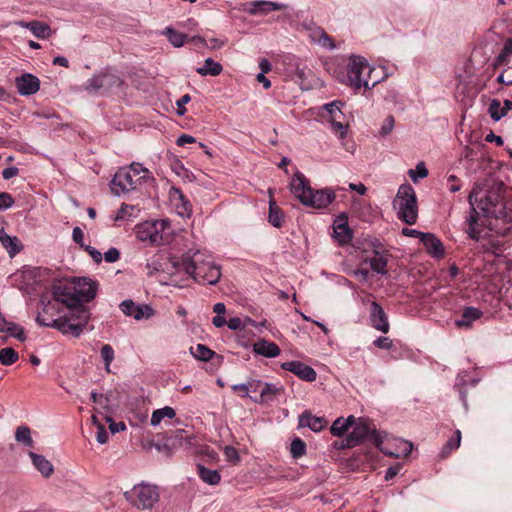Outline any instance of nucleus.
I'll return each instance as SVG.
<instances>
[{
    "label": "nucleus",
    "instance_id": "f257e3e1",
    "mask_svg": "<svg viewBox=\"0 0 512 512\" xmlns=\"http://www.w3.org/2000/svg\"><path fill=\"white\" fill-rule=\"evenodd\" d=\"M170 264L176 271L185 272L200 284L213 285L221 277L220 268L206 250H189L180 260L171 259Z\"/></svg>",
    "mask_w": 512,
    "mask_h": 512
},
{
    "label": "nucleus",
    "instance_id": "f03ea898",
    "mask_svg": "<svg viewBox=\"0 0 512 512\" xmlns=\"http://www.w3.org/2000/svg\"><path fill=\"white\" fill-rule=\"evenodd\" d=\"M290 191L304 206L323 209L328 207L336 198L330 188L314 190L304 174L296 172L290 181Z\"/></svg>",
    "mask_w": 512,
    "mask_h": 512
},
{
    "label": "nucleus",
    "instance_id": "7ed1b4c3",
    "mask_svg": "<svg viewBox=\"0 0 512 512\" xmlns=\"http://www.w3.org/2000/svg\"><path fill=\"white\" fill-rule=\"evenodd\" d=\"M90 319L89 310L82 304L68 308V312L63 316L50 321L42 315H37L36 322L45 327H52L59 330L64 335L79 337Z\"/></svg>",
    "mask_w": 512,
    "mask_h": 512
},
{
    "label": "nucleus",
    "instance_id": "20e7f679",
    "mask_svg": "<svg viewBox=\"0 0 512 512\" xmlns=\"http://www.w3.org/2000/svg\"><path fill=\"white\" fill-rule=\"evenodd\" d=\"M153 180L150 171L140 163H132L128 167L120 168L111 181L112 192L122 194L138 190Z\"/></svg>",
    "mask_w": 512,
    "mask_h": 512
},
{
    "label": "nucleus",
    "instance_id": "39448f33",
    "mask_svg": "<svg viewBox=\"0 0 512 512\" xmlns=\"http://www.w3.org/2000/svg\"><path fill=\"white\" fill-rule=\"evenodd\" d=\"M393 206L400 220L408 225L416 223L418 218L417 197L411 185L403 184L399 187Z\"/></svg>",
    "mask_w": 512,
    "mask_h": 512
},
{
    "label": "nucleus",
    "instance_id": "423d86ee",
    "mask_svg": "<svg viewBox=\"0 0 512 512\" xmlns=\"http://www.w3.org/2000/svg\"><path fill=\"white\" fill-rule=\"evenodd\" d=\"M375 71L371 68L368 62L360 56H352L348 65V84L355 90L364 88L365 90L372 89L378 82L379 79L370 80L368 78H362L363 74H367L369 77Z\"/></svg>",
    "mask_w": 512,
    "mask_h": 512
},
{
    "label": "nucleus",
    "instance_id": "0eeeda50",
    "mask_svg": "<svg viewBox=\"0 0 512 512\" xmlns=\"http://www.w3.org/2000/svg\"><path fill=\"white\" fill-rule=\"evenodd\" d=\"M125 498L138 509H152L160 499L158 487L148 483L135 485L125 492Z\"/></svg>",
    "mask_w": 512,
    "mask_h": 512
},
{
    "label": "nucleus",
    "instance_id": "6e6552de",
    "mask_svg": "<svg viewBox=\"0 0 512 512\" xmlns=\"http://www.w3.org/2000/svg\"><path fill=\"white\" fill-rule=\"evenodd\" d=\"M170 228V222L166 219L145 221L136 227L137 238L153 245H162L167 239L166 230Z\"/></svg>",
    "mask_w": 512,
    "mask_h": 512
},
{
    "label": "nucleus",
    "instance_id": "1a4fd4ad",
    "mask_svg": "<svg viewBox=\"0 0 512 512\" xmlns=\"http://www.w3.org/2000/svg\"><path fill=\"white\" fill-rule=\"evenodd\" d=\"M384 436L379 432H373V440L375 445L386 455L400 458L407 457L413 449V444L401 438H392L384 441Z\"/></svg>",
    "mask_w": 512,
    "mask_h": 512
},
{
    "label": "nucleus",
    "instance_id": "9d476101",
    "mask_svg": "<svg viewBox=\"0 0 512 512\" xmlns=\"http://www.w3.org/2000/svg\"><path fill=\"white\" fill-rule=\"evenodd\" d=\"M342 106L343 103L338 100L323 105V109L328 113L327 120L331 124L333 132L341 139L345 138L348 133V124L343 123L345 115L341 110Z\"/></svg>",
    "mask_w": 512,
    "mask_h": 512
},
{
    "label": "nucleus",
    "instance_id": "9b49d317",
    "mask_svg": "<svg viewBox=\"0 0 512 512\" xmlns=\"http://www.w3.org/2000/svg\"><path fill=\"white\" fill-rule=\"evenodd\" d=\"M122 85L123 81L119 76L114 73L104 72L89 79L86 83V89L93 92L100 90L109 91L114 88H120Z\"/></svg>",
    "mask_w": 512,
    "mask_h": 512
},
{
    "label": "nucleus",
    "instance_id": "f8f14e48",
    "mask_svg": "<svg viewBox=\"0 0 512 512\" xmlns=\"http://www.w3.org/2000/svg\"><path fill=\"white\" fill-rule=\"evenodd\" d=\"M480 192V185L477 183L473 186L469 197L468 202L471 206L470 214L467 219L468 229L467 233L469 237L473 240H479L481 237V229L478 223V216L479 212L476 210V207H474V202H477V196Z\"/></svg>",
    "mask_w": 512,
    "mask_h": 512
},
{
    "label": "nucleus",
    "instance_id": "ddd939ff",
    "mask_svg": "<svg viewBox=\"0 0 512 512\" xmlns=\"http://www.w3.org/2000/svg\"><path fill=\"white\" fill-rule=\"evenodd\" d=\"M374 431L376 430L371 429L368 420L359 418L358 421L355 420V423L353 424V430L341 444V447H354L360 444L369 434L373 436Z\"/></svg>",
    "mask_w": 512,
    "mask_h": 512
},
{
    "label": "nucleus",
    "instance_id": "4468645a",
    "mask_svg": "<svg viewBox=\"0 0 512 512\" xmlns=\"http://www.w3.org/2000/svg\"><path fill=\"white\" fill-rule=\"evenodd\" d=\"M169 201L171 207L182 218H189L192 214V205L182 191L176 187L169 190Z\"/></svg>",
    "mask_w": 512,
    "mask_h": 512
},
{
    "label": "nucleus",
    "instance_id": "2eb2a0df",
    "mask_svg": "<svg viewBox=\"0 0 512 512\" xmlns=\"http://www.w3.org/2000/svg\"><path fill=\"white\" fill-rule=\"evenodd\" d=\"M120 309L126 316L133 317L137 321L149 319L154 315V310L150 305H136L132 300H124L120 304Z\"/></svg>",
    "mask_w": 512,
    "mask_h": 512
},
{
    "label": "nucleus",
    "instance_id": "dca6fc26",
    "mask_svg": "<svg viewBox=\"0 0 512 512\" xmlns=\"http://www.w3.org/2000/svg\"><path fill=\"white\" fill-rule=\"evenodd\" d=\"M17 92L21 96H30L40 89V80L31 73H24L15 79Z\"/></svg>",
    "mask_w": 512,
    "mask_h": 512
},
{
    "label": "nucleus",
    "instance_id": "f3484780",
    "mask_svg": "<svg viewBox=\"0 0 512 512\" xmlns=\"http://www.w3.org/2000/svg\"><path fill=\"white\" fill-rule=\"evenodd\" d=\"M281 368L295 374L303 381L313 382L317 378L316 371L312 367L300 361H289L282 363Z\"/></svg>",
    "mask_w": 512,
    "mask_h": 512
},
{
    "label": "nucleus",
    "instance_id": "a211bd4d",
    "mask_svg": "<svg viewBox=\"0 0 512 512\" xmlns=\"http://www.w3.org/2000/svg\"><path fill=\"white\" fill-rule=\"evenodd\" d=\"M352 230L348 225L346 214H340L333 223V238L341 245L347 244L352 239Z\"/></svg>",
    "mask_w": 512,
    "mask_h": 512
},
{
    "label": "nucleus",
    "instance_id": "6ab92c4d",
    "mask_svg": "<svg viewBox=\"0 0 512 512\" xmlns=\"http://www.w3.org/2000/svg\"><path fill=\"white\" fill-rule=\"evenodd\" d=\"M73 290L77 295L79 303L81 301H90L96 296L97 285L88 278H78L73 283Z\"/></svg>",
    "mask_w": 512,
    "mask_h": 512
},
{
    "label": "nucleus",
    "instance_id": "aec40b11",
    "mask_svg": "<svg viewBox=\"0 0 512 512\" xmlns=\"http://www.w3.org/2000/svg\"><path fill=\"white\" fill-rule=\"evenodd\" d=\"M286 8V5L274 1L258 0L247 3L245 11L250 15H267L272 11Z\"/></svg>",
    "mask_w": 512,
    "mask_h": 512
},
{
    "label": "nucleus",
    "instance_id": "412c9836",
    "mask_svg": "<svg viewBox=\"0 0 512 512\" xmlns=\"http://www.w3.org/2000/svg\"><path fill=\"white\" fill-rule=\"evenodd\" d=\"M370 322L376 330L387 333L389 331V322L383 308L375 301L371 303Z\"/></svg>",
    "mask_w": 512,
    "mask_h": 512
},
{
    "label": "nucleus",
    "instance_id": "4be33fe9",
    "mask_svg": "<svg viewBox=\"0 0 512 512\" xmlns=\"http://www.w3.org/2000/svg\"><path fill=\"white\" fill-rule=\"evenodd\" d=\"M54 300L59 304L65 305L67 308L74 307L79 304L77 295L73 290V286L63 285L57 286L53 292Z\"/></svg>",
    "mask_w": 512,
    "mask_h": 512
},
{
    "label": "nucleus",
    "instance_id": "5701e85b",
    "mask_svg": "<svg viewBox=\"0 0 512 512\" xmlns=\"http://www.w3.org/2000/svg\"><path fill=\"white\" fill-rule=\"evenodd\" d=\"M421 242L425 246L429 255L434 258H442L444 256V247L438 237L432 233H425L422 235Z\"/></svg>",
    "mask_w": 512,
    "mask_h": 512
},
{
    "label": "nucleus",
    "instance_id": "b1692460",
    "mask_svg": "<svg viewBox=\"0 0 512 512\" xmlns=\"http://www.w3.org/2000/svg\"><path fill=\"white\" fill-rule=\"evenodd\" d=\"M253 352L267 358H275L280 355L281 350L274 342L262 339L253 344Z\"/></svg>",
    "mask_w": 512,
    "mask_h": 512
},
{
    "label": "nucleus",
    "instance_id": "393cba45",
    "mask_svg": "<svg viewBox=\"0 0 512 512\" xmlns=\"http://www.w3.org/2000/svg\"><path fill=\"white\" fill-rule=\"evenodd\" d=\"M327 423L325 418L314 416L309 412H305L299 417V425L301 427H309L314 432L322 431Z\"/></svg>",
    "mask_w": 512,
    "mask_h": 512
},
{
    "label": "nucleus",
    "instance_id": "a878e982",
    "mask_svg": "<svg viewBox=\"0 0 512 512\" xmlns=\"http://www.w3.org/2000/svg\"><path fill=\"white\" fill-rule=\"evenodd\" d=\"M0 243L10 257H14L22 250V245L16 236H10L3 228L0 229Z\"/></svg>",
    "mask_w": 512,
    "mask_h": 512
},
{
    "label": "nucleus",
    "instance_id": "bb28decb",
    "mask_svg": "<svg viewBox=\"0 0 512 512\" xmlns=\"http://www.w3.org/2000/svg\"><path fill=\"white\" fill-rule=\"evenodd\" d=\"M29 457L31 458L35 468L41 473L43 477L49 478L53 474L54 466L44 456L38 455L34 452H29Z\"/></svg>",
    "mask_w": 512,
    "mask_h": 512
},
{
    "label": "nucleus",
    "instance_id": "cd10ccee",
    "mask_svg": "<svg viewBox=\"0 0 512 512\" xmlns=\"http://www.w3.org/2000/svg\"><path fill=\"white\" fill-rule=\"evenodd\" d=\"M510 110H512L511 100H505L503 106L497 99L492 100L489 104V114L494 121L502 119Z\"/></svg>",
    "mask_w": 512,
    "mask_h": 512
},
{
    "label": "nucleus",
    "instance_id": "c85d7f7f",
    "mask_svg": "<svg viewBox=\"0 0 512 512\" xmlns=\"http://www.w3.org/2000/svg\"><path fill=\"white\" fill-rule=\"evenodd\" d=\"M354 423L355 417L353 415H350L347 418L339 417L332 423L330 433L333 436L341 437L348 432L349 428H351Z\"/></svg>",
    "mask_w": 512,
    "mask_h": 512
},
{
    "label": "nucleus",
    "instance_id": "c756f323",
    "mask_svg": "<svg viewBox=\"0 0 512 512\" xmlns=\"http://www.w3.org/2000/svg\"><path fill=\"white\" fill-rule=\"evenodd\" d=\"M0 332L8 333L10 336L20 340H25L24 329L13 322L6 320L0 313Z\"/></svg>",
    "mask_w": 512,
    "mask_h": 512
},
{
    "label": "nucleus",
    "instance_id": "7c9ffc66",
    "mask_svg": "<svg viewBox=\"0 0 512 512\" xmlns=\"http://www.w3.org/2000/svg\"><path fill=\"white\" fill-rule=\"evenodd\" d=\"M272 195V190L269 189L270 201L268 220L274 227L280 228L284 223V214L282 210L277 206Z\"/></svg>",
    "mask_w": 512,
    "mask_h": 512
},
{
    "label": "nucleus",
    "instance_id": "2f4dec72",
    "mask_svg": "<svg viewBox=\"0 0 512 512\" xmlns=\"http://www.w3.org/2000/svg\"><path fill=\"white\" fill-rule=\"evenodd\" d=\"M223 71V66L221 63L215 61L212 58H206L204 61V65L198 67L196 72L201 76H213L216 77L220 75Z\"/></svg>",
    "mask_w": 512,
    "mask_h": 512
},
{
    "label": "nucleus",
    "instance_id": "473e14b6",
    "mask_svg": "<svg viewBox=\"0 0 512 512\" xmlns=\"http://www.w3.org/2000/svg\"><path fill=\"white\" fill-rule=\"evenodd\" d=\"M366 262H369L371 269L378 274L387 273L388 258L385 254L380 252H374L371 258H366Z\"/></svg>",
    "mask_w": 512,
    "mask_h": 512
},
{
    "label": "nucleus",
    "instance_id": "72a5a7b5",
    "mask_svg": "<svg viewBox=\"0 0 512 512\" xmlns=\"http://www.w3.org/2000/svg\"><path fill=\"white\" fill-rule=\"evenodd\" d=\"M482 315V312L474 307H467L463 314L461 319H458L455 321V325L457 327H470L472 322L479 319Z\"/></svg>",
    "mask_w": 512,
    "mask_h": 512
},
{
    "label": "nucleus",
    "instance_id": "f704fd0d",
    "mask_svg": "<svg viewBox=\"0 0 512 512\" xmlns=\"http://www.w3.org/2000/svg\"><path fill=\"white\" fill-rule=\"evenodd\" d=\"M176 416L175 410L170 406H165L153 411L150 419V424L156 427L161 424L164 419H173Z\"/></svg>",
    "mask_w": 512,
    "mask_h": 512
},
{
    "label": "nucleus",
    "instance_id": "c9c22d12",
    "mask_svg": "<svg viewBox=\"0 0 512 512\" xmlns=\"http://www.w3.org/2000/svg\"><path fill=\"white\" fill-rule=\"evenodd\" d=\"M198 475L203 482L209 485H217L221 480V475L217 470L208 469L203 465H198Z\"/></svg>",
    "mask_w": 512,
    "mask_h": 512
},
{
    "label": "nucleus",
    "instance_id": "e433bc0d",
    "mask_svg": "<svg viewBox=\"0 0 512 512\" xmlns=\"http://www.w3.org/2000/svg\"><path fill=\"white\" fill-rule=\"evenodd\" d=\"M312 39L324 48L330 50L336 48L332 38L322 28H317L312 32Z\"/></svg>",
    "mask_w": 512,
    "mask_h": 512
},
{
    "label": "nucleus",
    "instance_id": "4c0bfd02",
    "mask_svg": "<svg viewBox=\"0 0 512 512\" xmlns=\"http://www.w3.org/2000/svg\"><path fill=\"white\" fill-rule=\"evenodd\" d=\"M30 31L37 38H48L51 36V29L48 24L41 21H30Z\"/></svg>",
    "mask_w": 512,
    "mask_h": 512
},
{
    "label": "nucleus",
    "instance_id": "58836bf2",
    "mask_svg": "<svg viewBox=\"0 0 512 512\" xmlns=\"http://www.w3.org/2000/svg\"><path fill=\"white\" fill-rule=\"evenodd\" d=\"M42 305H43L42 312L38 313V315L44 316L49 321L51 319H56L55 316L60 314V307H59L60 304L57 301H55L54 299L49 300L47 303H45L44 300H42Z\"/></svg>",
    "mask_w": 512,
    "mask_h": 512
},
{
    "label": "nucleus",
    "instance_id": "ea45409f",
    "mask_svg": "<svg viewBox=\"0 0 512 512\" xmlns=\"http://www.w3.org/2000/svg\"><path fill=\"white\" fill-rule=\"evenodd\" d=\"M139 212L140 209L137 206L123 204L115 216V221L135 218L138 216Z\"/></svg>",
    "mask_w": 512,
    "mask_h": 512
},
{
    "label": "nucleus",
    "instance_id": "a19ab883",
    "mask_svg": "<svg viewBox=\"0 0 512 512\" xmlns=\"http://www.w3.org/2000/svg\"><path fill=\"white\" fill-rule=\"evenodd\" d=\"M15 439L27 447H33L34 441L31 437V431L27 426H19L15 431Z\"/></svg>",
    "mask_w": 512,
    "mask_h": 512
},
{
    "label": "nucleus",
    "instance_id": "79ce46f5",
    "mask_svg": "<svg viewBox=\"0 0 512 512\" xmlns=\"http://www.w3.org/2000/svg\"><path fill=\"white\" fill-rule=\"evenodd\" d=\"M461 432L460 430H456L453 436L446 442V444L442 448L441 455L442 457L448 456L453 450H456L460 447L461 444Z\"/></svg>",
    "mask_w": 512,
    "mask_h": 512
},
{
    "label": "nucleus",
    "instance_id": "37998d69",
    "mask_svg": "<svg viewBox=\"0 0 512 512\" xmlns=\"http://www.w3.org/2000/svg\"><path fill=\"white\" fill-rule=\"evenodd\" d=\"M191 354L199 360L209 361L212 359L214 352L202 344H197L195 347L190 348Z\"/></svg>",
    "mask_w": 512,
    "mask_h": 512
},
{
    "label": "nucleus",
    "instance_id": "c03bdc74",
    "mask_svg": "<svg viewBox=\"0 0 512 512\" xmlns=\"http://www.w3.org/2000/svg\"><path fill=\"white\" fill-rule=\"evenodd\" d=\"M164 34L167 36L168 40L174 47H181L185 43L186 35L174 30L171 27H167L164 31Z\"/></svg>",
    "mask_w": 512,
    "mask_h": 512
},
{
    "label": "nucleus",
    "instance_id": "a18cd8bd",
    "mask_svg": "<svg viewBox=\"0 0 512 512\" xmlns=\"http://www.w3.org/2000/svg\"><path fill=\"white\" fill-rule=\"evenodd\" d=\"M480 185V192L477 196V202H474V207H476V210L479 209L483 213H489L491 208L495 205L494 201L490 196H481L480 194L482 192V185Z\"/></svg>",
    "mask_w": 512,
    "mask_h": 512
},
{
    "label": "nucleus",
    "instance_id": "49530a36",
    "mask_svg": "<svg viewBox=\"0 0 512 512\" xmlns=\"http://www.w3.org/2000/svg\"><path fill=\"white\" fill-rule=\"evenodd\" d=\"M18 360V353L10 347H6L0 350V363L2 365H12Z\"/></svg>",
    "mask_w": 512,
    "mask_h": 512
},
{
    "label": "nucleus",
    "instance_id": "de8ad7c7",
    "mask_svg": "<svg viewBox=\"0 0 512 512\" xmlns=\"http://www.w3.org/2000/svg\"><path fill=\"white\" fill-rule=\"evenodd\" d=\"M262 388L260 390V401L261 402H268L274 399L277 392L279 391V388L276 387L273 384L270 383H264L262 384Z\"/></svg>",
    "mask_w": 512,
    "mask_h": 512
},
{
    "label": "nucleus",
    "instance_id": "09e8293b",
    "mask_svg": "<svg viewBox=\"0 0 512 512\" xmlns=\"http://www.w3.org/2000/svg\"><path fill=\"white\" fill-rule=\"evenodd\" d=\"M101 357L105 363V370L110 372V365L114 359V350L109 344H105L101 348Z\"/></svg>",
    "mask_w": 512,
    "mask_h": 512
},
{
    "label": "nucleus",
    "instance_id": "8fccbe9b",
    "mask_svg": "<svg viewBox=\"0 0 512 512\" xmlns=\"http://www.w3.org/2000/svg\"><path fill=\"white\" fill-rule=\"evenodd\" d=\"M428 175V169L423 162L416 165V168L409 170V176L413 182H417L421 178H425Z\"/></svg>",
    "mask_w": 512,
    "mask_h": 512
},
{
    "label": "nucleus",
    "instance_id": "3c124183",
    "mask_svg": "<svg viewBox=\"0 0 512 512\" xmlns=\"http://www.w3.org/2000/svg\"><path fill=\"white\" fill-rule=\"evenodd\" d=\"M290 452L294 458L303 456L306 452L305 443L300 438L294 439L290 446Z\"/></svg>",
    "mask_w": 512,
    "mask_h": 512
},
{
    "label": "nucleus",
    "instance_id": "603ef678",
    "mask_svg": "<svg viewBox=\"0 0 512 512\" xmlns=\"http://www.w3.org/2000/svg\"><path fill=\"white\" fill-rule=\"evenodd\" d=\"M247 323L253 324L254 321L250 318H246L245 321H243L239 317H232L227 321V325H228L229 329H231V330L243 329V328H245Z\"/></svg>",
    "mask_w": 512,
    "mask_h": 512
},
{
    "label": "nucleus",
    "instance_id": "864d4df0",
    "mask_svg": "<svg viewBox=\"0 0 512 512\" xmlns=\"http://www.w3.org/2000/svg\"><path fill=\"white\" fill-rule=\"evenodd\" d=\"M224 455L228 462L236 464L240 461V456L238 451L232 446L224 447Z\"/></svg>",
    "mask_w": 512,
    "mask_h": 512
},
{
    "label": "nucleus",
    "instance_id": "5fc2aeb1",
    "mask_svg": "<svg viewBox=\"0 0 512 512\" xmlns=\"http://www.w3.org/2000/svg\"><path fill=\"white\" fill-rule=\"evenodd\" d=\"M510 55H512V39H508L505 41L502 52L498 56V62H500V63L507 62L508 57Z\"/></svg>",
    "mask_w": 512,
    "mask_h": 512
},
{
    "label": "nucleus",
    "instance_id": "6e6d98bb",
    "mask_svg": "<svg viewBox=\"0 0 512 512\" xmlns=\"http://www.w3.org/2000/svg\"><path fill=\"white\" fill-rule=\"evenodd\" d=\"M394 125H395L394 117L391 115H388L382 123L381 129H380L381 135H383V136L388 135L393 130Z\"/></svg>",
    "mask_w": 512,
    "mask_h": 512
},
{
    "label": "nucleus",
    "instance_id": "4d7b16f0",
    "mask_svg": "<svg viewBox=\"0 0 512 512\" xmlns=\"http://www.w3.org/2000/svg\"><path fill=\"white\" fill-rule=\"evenodd\" d=\"M14 204L13 197L6 192L0 193V210L11 208Z\"/></svg>",
    "mask_w": 512,
    "mask_h": 512
},
{
    "label": "nucleus",
    "instance_id": "13d9d810",
    "mask_svg": "<svg viewBox=\"0 0 512 512\" xmlns=\"http://www.w3.org/2000/svg\"><path fill=\"white\" fill-rule=\"evenodd\" d=\"M96 440L99 444H105L108 441L109 435L103 424H98Z\"/></svg>",
    "mask_w": 512,
    "mask_h": 512
},
{
    "label": "nucleus",
    "instance_id": "bf43d9fd",
    "mask_svg": "<svg viewBox=\"0 0 512 512\" xmlns=\"http://www.w3.org/2000/svg\"><path fill=\"white\" fill-rule=\"evenodd\" d=\"M191 100L188 94L183 95L180 99L177 100V113L182 116L186 113L185 105Z\"/></svg>",
    "mask_w": 512,
    "mask_h": 512
},
{
    "label": "nucleus",
    "instance_id": "052dcab7",
    "mask_svg": "<svg viewBox=\"0 0 512 512\" xmlns=\"http://www.w3.org/2000/svg\"><path fill=\"white\" fill-rule=\"evenodd\" d=\"M120 258V252L116 248H110L107 252L104 254V259L108 263H114Z\"/></svg>",
    "mask_w": 512,
    "mask_h": 512
},
{
    "label": "nucleus",
    "instance_id": "680f3d73",
    "mask_svg": "<svg viewBox=\"0 0 512 512\" xmlns=\"http://www.w3.org/2000/svg\"><path fill=\"white\" fill-rule=\"evenodd\" d=\"M497 81L504 85L512 84V68H508L502 74H500L497 78Z\"/></svg>",
    "mask_w": 512,
    "mask_h": 512
},
{
    "label": "nucleus",
    "instance_id": "e2e57ef3",
    "mask_svg": "<svg viewBox=\"0 0 512 512\" xmlns=\"http://www.w3.org/2000/svg\"><path fill=\"white\" fill-rule=\"evenodd\" d=\"M231 388H232L233 391L239 392L241 397H248L249 396L248 382L241 383V384H235Z\"/></svg>",
    "mask_w": 512,
    "mask_h": 512
},
{
    "label": "nucleus",
    "instance_id": "0e129e2a",
    "mask_svg": "<svg viewBox=\"0 0 512 512\" xmlns=\"http://www.w3.org/2000/svg\"><path fill=\"white\" fill-rule=\"evenodd\" d=\"M374 344L381 349H390L393 343L388 337H379L374 341Z\"/></svg>",
    "mask_w": 512,
    "mask_h": 512
},
{
    "label": "nucleus",
    "instance_id": "69168bd1",
    "mask_svg": "<svg viewBox=\"0 0 512 512\" xmlns=\"http://www.w3.org/2000/svg\"><path fill=\"white\" fill-rule=\"evenodd\" d=\"M84 249L88 252V254L96 263H100L102 261V254L97 249L89 245H86Z\"/></svg>",
    "mask_w": 512,
    "mask_h": 512
},
{
    "label": "nucleus",
    "instance_id": "338daca9",
    "mask_svg": "<svg viewBox=\"0 0 512 512\" xmlns=\"http://www.w3.org/2000/svg\"><path fill=\"white\" fill-rule=\"evenodd\" d=\"M73 240L79 244L81 247H85L83 240H84V233L79 227H75L72 232Z\"/></svg>",
    "mask_w": 512,
    "mask_h": 512
},
{
    "label": "nucleus",
    "instance_id": "774afa93",
    "mask_svg": "<svg viewBox=\"0 0 512 512\" xmlns=\"http://www.w3.org/2000/svg\"><path fill=\"white\" fill-rule=\"evenodd\" d=\"M18 168L17 167H14V166H11V167H7L5 168L3 171H2V176L5 180H9L15 176H17L18 174Z\"/></svg>",
    "mask_w": 512,
    "mask_h": 512
}]
</instances>
